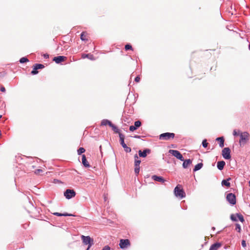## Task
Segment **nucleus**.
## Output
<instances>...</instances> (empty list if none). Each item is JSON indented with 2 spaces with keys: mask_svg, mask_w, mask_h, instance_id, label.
Wrapping results in <instances>:
<instances>
[{
  "mask_svg": "<svg viewBox=\"0 0 250 250\" xmlns=\"http://www.w3.org/2000/svg\"><path fill=\"white\" fill-rule=\"evenodd\" d=\"M230 149L229 147H225L222 151V155L226 160H229L231 158Z\"/></svg>",
  "mask_w": 250,
  "mask_h": 250,
  "instance_id": "1a4fd4ad",
  "label": "nucleus"
},
{
  "mask_svg": "<svg viewBox=\"0 0 250 250\" xmlns=\"http://www.w3.org/2000/svg\"><path fill=\"white\" fill-rule=\"evenodd\" d=\"M202 145L203 147L206 148L208 146V143H207V141L206 139H204L203 140Z\"/></svg>",
  "mask_w": 250,
  "mask_h": 250,
  "instance_id": "473e14b6",
  "label": "nucleus"
},
{
  "mask_svg": "<svg viewBox=\"0 0 250 250\" xmlns=\"http://www.w3.org/2000/svg\"><path fill=\"white\" fill-rule=\"evenodd\" d=\"M119 246L122 249H126L130 246V241L127 239H122L120 240Z\"/></svg>",
  "mask_w": 250,
  "mask_h": 250,
  "instance_id": "9b49d317",
  "label": "nucleus"
},
{
  "mask_svg": "<svg viewBox=\"0 0 250 250\" xmlns=\"http://www.w3.org/2000/svg\"><path fill=\"white\" fill-rule=\"evenodd\" d=\"M81 239L83 243L85 245H89L90 246H92L94 244L93 239L89 236L82 235Z\"/></svg>",
  "mask_w": 250,
  "mask_h": 250,
  "instance_id": "0eeeda50",
  "label": "nucleus"
},
{
  "mask_svg": "<svg viewBox=\"0 0 250 250\" xmlns=\"http://www.w3.org/2000/svg\"><path fill=\"white\" fill-rule=\"evenodd\" d=\"M174 193L175 196L177 197H179L180 199H183L186 197V193L181 186L178 185L174 189Z\"/></svg>",
  "mask_w": 250,
  "mask_h": 250,
  "instance_id": "f257e3e1",
  "label": "nucleus"
},
{
  "mask_svg": "<svg viewBox=\"0 0 250 250\" xmlns=\"http://www.w3.org/2000/svg\"><path fill=\"white\" fill-rule=\"evenodd\" d=\"M151 179L154 181L159 182L162 183H164L166 181L165 179L163 177L157 176L156 175H152Z\"/></svg>",
  "mask_w": 250,
  "mask_h": 250,
  "instance_id": "dca6fc26",
  "label": "nucleus"
},
{
  "mask_svg": "<svg viewBox=\"0 0 250 250\" xmlns=\"http://www.w3.org/2000/svg\"><path fill=\"white\" fill-rule=\"evenodd\" d=\"M225 165H226V163L225 161H218L217 163V167L219 170H222L224 169Z\"/></svg>",
  "mask_w": 250,
  "mask_h": 250,
  "instance_id": "aec40b11",
  "label": "nucleus"
},
{
  "mask_svg": "<svg viewBox=\"0 0 250 250\" xmlns=\"http://www.w3.org/2000/svg\"><path fill=\"white\" fill-rule=\"evenodd\" d=\"M101 148H102V146H100V150H101Z\"/></svg>",
  "mask_w": 250,
  "mask_h": 250,
  "instance_id": "de8ad7c7",
  "label": "nucleus"
},
{
  "mask_svg": "<svg viewBox=\"0 0 250 250\" xmlns=\"http://www.w3.org/2000/svg\"><path fill=\"white\" fill-rule=\"evenodd\" d=\"M0 90L1 91V92H5L6 90H5V87L3 86H1L0 88Z\"/></svg>",
  "mask_w": 250,
  "mask_h": 250,
  "instance_id": "ea45409f",
  "label": "nucleus"
},
{
  "mask_svg": "<svg viewBox=\"0 0 250 250\" xmlns=\"http://www.w3.org/2000/svg\"><path fill=\"white\" fill-rule=\"evenodd\" d=\"M231 180L230 178H229L227 179H224L222 180L221 182V184L222 186H226L227 187H229L230 186V183L229 181Z\"/></svg>",
  "mask_w": 250,
  "mask_h": 250,
  "instance_id": "4be33fe9",
  "label": "nucleus"
},
{
  "mask_svg": "<svg viewBox=\"0 0 250 250\" xmlns=\"http://www.w3.org/2000/svg\"><path fill=\"white\" fill-rule=\"evenodd\" d=\"M222 246V244L220 242H216L210 247L209 250H218L219 248Z\"/></svg>",
  "mask_w": 250,
  "mask_h": 250,
  "instance_id": "a211bd4d",
  "label": "nucleus"
},
{
  "mask_svg": "<svg viewBox=\"0 0 250 250\" xmlns=\"http://www.w3.org/2000/svg\"><path fill=\"white\" fill-rule=\"evenodd\" d=\"M230 219L233 222H237L238 219L242 223L245 222L243 216L240 213L231 214L230 216Z\"/></svg>",
  "mask_w": 250,
  "mask_h": 250,
  "instance_id": "423d86ee",
  "label": "nucleus"
},
{
  "mask_svg": "<svg viewBox=\"0 0 250 250\" xmlns=\"http://www.w3.org/2000/svg\"><path fill=\"white\" fill-rule=\"evenodd\" d=\"M227 200L231 205H234L236 204V196L232 193H229L226 197Z\"/></svg>",
  "mask_w": 250,
  "mask_h": 250,
  "instance_id": "9d476101",
  "label": "nucleus"
},
{
  "mask_svg": "<svg viewBox=\"0 0 250 250\" xmlns=\"http://www.w3.org/2000/svg\"><path fill=\"white\" fill-rule=\"evenodd\" d=\"M241 132H240V131L238 130V132H237V130L236 129H234L233 131V135L234 136H238L239 135L240 136V133Z\"/></svg>",
  "mask_w": 250,
  "mask_h": 250,
  "instance_id": "c9c22d12",
  "label": "nucleus"
},
{
  "mask_svg": "<svg viewBox=\"0 0 250 250\" xmlns=\"http://www.w3.org/2000/svg\"><path fill=\"white\" fill-rule=\"evenodd\" d=\"M110 127H111L112 129V130L116 133H118L119 134L120 133V130L115 125H114V124H113L112 123L111 124V125H110L109 126Z\"/></svg>",
  "mask_w": 250,
  "mask_h": 250,
  "instance_id": "cd10ccee",
  "label": "nucleus"
},
{
  "mask_svg": "<svg viewBox=\"0 0 250 250\" xmlns=\"http://www.w3.org/2000/svg\"><path fill=\"white\" fill-rule=\"evenodd\" d=\"M91 246H90L89 245H88V247H87V249H86V250H89V249L91 248Z\"/></svg>",
  "mask_w": 250,
  "mask_h": 250,
  "instance_id": "c03bdc74",
  "label": "nucleus"
},
{
  "mask_svg": "<svg viewBox=\"0 0 250 250\" xmlns=\"http://www.w3.org/2000/svg\"><path fill=\"white\" fill-rule=\"evenodd\" d=\"M211 229L212 230H215V228L214 227H212Z\"/></svg>",
  "mask_w": 250,
  "mask_h": 250,
  "instance_id": "a18cd8bd",
  "label": "nucleus"
},
{
  "mask_svg": "<svg viewBox=\"0 0 250 250\" xmlns=\"http://www.w3.org/2000/svg\"><path fill=\"white\" fill-rule=\"evenodd\" d=\"M111 123H112V122L107 119H103L101 121V125L104 126V125H108L109 126H110V125H111Z\"/></svg>",
  "mask_w": 250,
  "mask_h": 250,
  "instance_id": "393cba45",
  "label": "nucleus"
},
{
  "mask_svg": "<svg viewBox=\"0 0 250 250\" xmlns=\"http://www.w3.org/2000/svg\"><path fill=\"white\" fill-rule=\"evenodd\" d=\"M85 150L83 147H80L77 150L78 154L79 155H80L82 154L83 153H84L85 152Z\"/></svg>",
  "mask_w": 250,
  "mask_h": 250,
  "instance_id": "c756f323",
  "label": "nucleus"
},
{
  "mask_svg": "<svg viewBox=\"0 0 250 250\" xmlns=\"http://www.w3.org/2000/svg\"><path fill=\"white\" fill-rule=\"evenodd\" d=\"M19 62H20L21 63H25V62H29V60L27 59V58H26L25 57H24L21 58L20 59Z\"/></svg>",
  "mask_w": 250,
  "mask_h": 250,
  "instance_id": "c85d7f7f",
  "label": "nucleus"
},
{
  "mask_svg": "<svg viewBox=\"0 0 250 250\" xmlns=\"http://www.w3.org/2000/svg\"><path fill=\"white\" fill-rule=\"evenodd\" d=\"M134 172L136 175H138L140 172V167L134 166Z\"/></svg>",
  "mask_w": 250,
  "mask_h": 250,
  "instance_id": "f704fd0d",
  "label": "nucleus"
},
{
  "mask_svg": "<svg viewBox=\"0 0 250 250\" xmlns=\"http://www.w3.org/2000/svg\"><path fill=\"white\" fill-rule=\"evenodd\" d=\"M216 140L219 142V145L220 147L224 146V138L223 137H218Z\"/></svg>",
  "mask_w": 250,
  "mask_h": 250,
  "instance_id": "b1692460",
  "label": "nucleus"
},
{
  "mask_svg": "<svg viewBox=\"0 0 250 250\" xmlns=\"http://www.w3.org/2000/svg\"><path fill=\"white\" fill-rule=\"evenodd\" d=\"M76 194V193L74 189L69 188L66 189L63 193L64 196L68 200L74 197Z\"/></svg>",
  "mask_w": 250,
  "mask_h": 250,
  "instance_id": "39448f33",
  "label": "nucleus"
},
{
  "mask_svg": "<svg viewBox=\"0 0 250 250\" xmlns=\"http://www.w3.org/2000/svg\"><path fill=\"white\" fill-rule=\"evenodd\" d=\"M2 117V115H0V119Z\"/></svg>",
  "mask_w": 250,
  "mask_h": 250,
  "instance_id": "3c124183",
  "label": "nucleus"
},
{
  "mask_svg": "<svg viewBox=\"0 0 250 250\" xmlns=\"http://www.w3.org/2000/svg\"><path fill=\"white\" fill-rule=\"evenodd\" d=\"M135 158V162H134V166L140 167V164L141 162V161L139 159V157L137 154L134 155Z\"/></svg>",
  "mask_w": 250,
  "mask_h": 250,
  "instance_id": "a878e982",
  "label": "nucleus"
},
{
  "mask_svg": "<svg viewBox=\"0 0 250 250\" xmlns=\"http://www.w3.org/2000/svg\"><path fill=\"white\" fill-rule=\"evenodd\" d=\"M44 67V66L42 64L35 63L33 65V70H32L31 73L33 75H36L39 73L38 69H42Z\"/></svg>",
  "mask_w": 250,
  "mask_h": 250,
  "instance_id": "f8f14e48",
  "label": "nucleus"
},
{
  "mask_svg": "<svg viewBox=\"0 0 250 250\" xmlns=\"http://www.w3.org/2000/svg\"><path fill=\"white\" fill-rule=\"evenodd\" d=\"M125 49L126 51H127L129 50H133V48H132V46L131 45V44L129 43H127L126 45H125Z\"/></svg>",
  "mask_w": 250,
  "mask_h": 250,
  "instance_id": "7c9ffc66",
  "label": "nucleus"
},
{
  "mask_svg": "<svg viewBox=\"0 0 250 250\" xmlns=\"http://www.w3.org/2000/svg\"><path fill=\"white\" fill-rule=\"evenodd\" d=\"M53 214H54V215L57 216H74L73 214L68 213L67 212H65V213H59V212H54V213H53Z\"/></svg>",
  "mask_w": 250,
  "mask_h": 250,
  "instance_id": "5701e85b",
  "label": "nucleus"
},
{
  "mask_svg": "<svg viewBox=\"0 0 250 250\" xmlns=\"http://www.w3.org/2000/svg\"><path fill=\"white\" fill-rule=\"evenodd\" d=\"M151 152V150L149 148H145L143 150V151H142L141 150H139L138 151V154L139 156L141 157L145 158L146 157L147 154H149Z\"/></svg>",
  "mask_w": 250,
  "mask_h": 250,
  "instance_id": "ddd939ff",
  "label": "nucleus"
},
{
  "mask_svg": "<svg viewBox=\"0 0 250 250\" xmlns=\"http://www.w3.org/2000/svg\"><path fill=\"white\" fill-rule=\"evenodd\" d=\"M168 153L171 154L173 156L175 157L177 159L180 161H183L184 160V157L183 156L182 154L177 150H174V149H169L168 151Z\"/></svg>",
  "mask_w": 250,
  "mask_h": 250,
  "instance_id": "6e6552de",
  "label": "nucleus"
},
{
  "mask_svg": "<svg viewBox=\"0 0 250 250\" xmlns=\"http://www.w3.org/2000/svg\"><path fill=\"white\" fill-rule=\"evenodd\" d=\"M249 49L250 50V44H249Z\"/></svg>",
  "mask_w": 250,
  "mask_h": 250,
  "instance_id": "49530a36",
  "label": "nucleus"
},
{
  "mask_svg": "<svg viewBox=\"0 0 250 250\" xmlns=\"http://www.w3.org/2000/svg\"><path fill=\"white\" fill-rule=\"evenodd\" d=\"M82 163L83 166L85 167H90L84 154L82 155Z\"/></svg>",
  "mask_w": 250,
  "mask_h": 250,
  "instance_id": "f3484780",
  "label": "nucleus"
},
{
  "mask_svg": "<svg viewBox=\"0 0 250 250\" xmlns=\"http://www.w3.org/2000/svg\"><path fill=\"white\" fill-rule=\"evenodd\" d=\"M249 186H250V181L249 182Z\"/></svg>",
  "mask_w": 250,
  "mask_h": 250,
  "instance_id": "09e8293b",
  "label": "nucleus"
},
{
  "mask_svg": "<svg viewBox=\"0 0 250 250\" xmlns=\"http://www.w3.org/2000/svg\"><path fill=\"white\" fill-rule=\"evenodd\" d=\"M132 137H133L134 138H136V139H140L141 136H140V135H135L134 136H131Z\"/></svg>",
  "mask_w": 250,
  "mask_h": 250,
  "instance_id": "79ce46f5",
  "label": "nucleus"
},
{
  "mask_svg": "<svg viewBox=\"0 0 250 250\" xmlns=\"http://www.w3.org/2000/svg\"><path fill=\"white\" fill-rule=\"evenodd\" d=\"M203 166V164L202 163H199L196 165L193 169L194 172L197 171L200 169H201Z\"/></svg>",
  "mask_w": 250,
  "mask_h": 250,
  "instance_id": "bb28decb",
  "label": "nucleus"
},
{
  "mask_svg": "<svg viewBox=\"0 0 250 250\" xmlns=\"http://www.w3.org/2000/svg\"><path fill=\"white\" fill-rule=\"evenodd\" d=\"M82 58L83 59L88 58V59L92 61L95 60V58L94 55L91 54H83L82 55Z\"/></svg>",
  "mask_w": 250,
  "mask_h": 250,
  "instance_id": "412c9836",
  "label": "nucleus"
},
{
  "mask_svg": "<svg viewBox=\"0 0 250 250\" xmlns=\"http://www.w3.org/2000/svg\"><path fill=\"white\" fill-rule=\"evenodd\" d=\"M235 230L238 232H240L241 231V226L238 223H236L235 224Z\"/></svg>",
  "mask_w": 250,
  "mask_h": 250,
  "instance_id": "2f4dec72",
  "label": "nucleus"
},
{
  "mask_svg": "<svg viewBox=\"0 0 250 250\" xmlns=\"http://www.w3.org/2000/svg\"><path fill=\"white\" fill-rule=\"evenodd\" d=\"M250 135L247 132L244 131L240 133L239 144L244 145L250 140Z\"/></svg>",
  "mask_w": 250,
  "mask_h": 250,
  "instance_id": "f03ea898",
  "label": "nucleus"
},
{
  "mask_svg": "<svg viewBox=\"0 0 250 250\" xmlns=\"http://www.w3.org/2000/svg\"><path fill=\"white\" fill-rule=\"evenodd\" d=\"M41 171H42V169H37V170H36L35 173H37L40 172H41Z\"/></svg>",
  "mask_w": 250,
  "mask_h": 250,
  "instance_id": "37998d69",
  "label": "nucleus"
},
{
  "mask_svg": "<svg viewBox=\"0 0 250 250\" xmlns=\"http://www.w3.org/2000/svg\"><path fill=\"white\" fill-rule=\"evenodd\" d=\"M142 125V123L140 121H136L134 122V125H130L129 126V130L131 132L134 131V130L138 129L139 127H140Z\"/></svg>",
  "mask_w": 250,
  "mask_h": 250,
  "instance_id": "4468645a",
  "label": "nucleus"
},
{
  "mask_svg": "<svg viewBox=\"0 0 250 250\" xmlns=\"http://www.w3.org/2000/svg\"><path fill=\"white\" fill-rule=\"evenodd\" d=\"M135 80V81L136 82H137V83L139 82H140V77H139V76H136V77H135V80Z\"/></svg>",
  "mask_w": 250,
  "mask_h": 250,
  "instance_id": "4c0bfd02",
  "label": "nucleus"
},
{
  "mask_svg": "<svg viewBox=\"0 0 250 250\" xmlns=\"http://www.w3.org/2000/svg\"><path fill=\"white\" fill-rule=\"evenodd\" d=\"M43 57L45 59H48V58H49V56L48 54L45 53L43 55Z\"/></svg>",
  "mask_w": 250,
  "mask_h": 250,
  "instance_id": "a19ab883",
  "label": "nucleus"
},
{
  "mask_svg": "<svg viewBox=\"0 0 250 250\" xmlns=\"http://www.w3.org/2000/svg\"><path fill=\"white\" fill-rule=\"evenodd\" d=\"M1 135V131L0 130V136Z\"/></svg>",
  "mask_w": 250,
  "mask_h": 250,
  "instance_id": "8fccbe9b",
  "label": "nucleus"
},
{
  "mask_svg": "<svg viewBox=\"0 0 250 250\" xmlns=\"http://www.w3.org/2000/svg\"><path fill=\"white\" fill-rule=\"evenodd\" d=\"M80 38H81V40L83 41H87V39H86L85 38V36H84V32H83L81 34V37H80Z\"/></svg>",
  "mask_w": 250,
  "mask_h": 250,
  "instance_id": "72a5a7b5",
  "label": "nucleus"
},
{
  "mask_svg": "<svg viewBox=\"0 0 250 250\" xmlns=\"http://www.w3.org/2000/svg\"><path fill=\"white\" fill-rule=\"evenodd\" d=\"M119 138H120V143L122 146L124 148V150L126 153L130 152L131 151V149L130 147L127 146V145L125 143V135L122 133L119 134Z\"/></svg>",
  "mask_w": 250,
  "mask_h": 250,
  "instance_id": "7ed1b4c3",
  "label": "nucleus"
},
{
  "mask_svg": "<svg viewBox=\"0 0 250 250\" xmlns=\"http://www.w3.org/2000/svg\"><path fill=\"white\" fill-rule=\"evenodd\" d=\"M183 162L182 166L184 168H187L188 167L192 164V160L190 159L185 160L182 161Z\"/></svg>",
  "mask_w": 250,
  "mask_h": 250,
  "instance_id": "6ab92c4d",
  "label": "nucleus"
},
{
  "mask_svg": "<svg viewBox=\"0 0 250 250\" xmlns=\"http://www.w3.org/2000/svg\"><path fill=\"white\" fill-rule=\"evenodd\" d=\"M175 137V134L171 132H166L162 133L159 135L160 140H169L173 139Z\"/></svg>",
  "mask_w": 250,
  "mask_h": 250,
  "instance_id": "20e7f679",
  "label": "nucleus"
},
{
  "mask_svg": "<svg viewBox=\"0 0 250 250\" xmlns=\"http://www.w3.org/2000/svg\"><path fill=\"white\" fill-rule=\"evenodd\" d=\"M66 59V57L63 56H58L57 57H55L53 59V61H54L56 63L59 64L60 63Z\"/></svg>",
  "mask_w": 250,
  "mask_h": 250,
  "instance_id": "2eb2a0df",
  "label": "nucleus"
},
{
  "mask_svg": "<svg viewBox=\"0 0 250 250\" xmlns=\"http://www.w3.org/2000/svg\"><path fill=\"white\" fill-rule=\"evenodd\" d=\"M110 247L108 245L105 246L101 250H110Z\"/></svg>",
  "mask_w": 250,
  "mask_h": 250,
  "instance_id": "e433bc0d",
  "label": "nucleus"
},
{
  "mask_svg": "<svg viewBox=\"0 0 250 250\" xmlns=\"http://www.w3.org/2000/svg\"><path fill=\"white\" fill-rule=\"evenodd\" d=\"M241 244H242V246L243 248H245L246 247V241L244 240H243L242 241V242H241Z\"/></svg>",
  "mask_w": 250,
  "mask_h": 250,
  "instance_id": "58836bf2",
  "label": "nucleus"
}]
</instances>
